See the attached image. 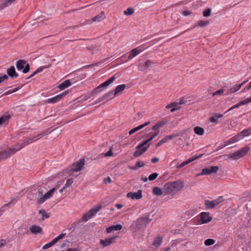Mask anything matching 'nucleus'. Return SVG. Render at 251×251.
Listing matches in <instances>:
<instances>
[{"label": "nucleus", "mask_w": 251, "mask_h": 251, "mask_svg": "<svg viewBox=\"0 0 251 251\" xmlns=\"http://www.w3.org/2000/svg\"><path fill=\"white\" fill-rule=\"evenodd\" d=\"M66 251H79L78 248H69Z\"/></svg>", "instance_id": "nucleus-64"}, {"label": "nucleus", "mask_w": 251, "mask_h": 251, "mask_svg": "<svg viewBox=\"0 0 251 251\" xmlns=\"http://www.w3.org/2000/svg\"><path fill=\"white\" fill-rule=\"evenodd\" d=\"M200 220L201 221V224H204L210 222L212 218L210 216L209 213L208 212H201L200 214Z\"/></svg>", "instance_id": "nucleus-12"}, {"label": "nucleus", "mask_w": 251, "mask_h": 251, "mask_svg": "<svg viewBox=\"0 0 251 251\" xmlns=\"http://www.w3.org/2000/svg\"><path fill=\"white\" fill-rule=\"evenodd\" d=\"M115 79V77L114 76H113L108 79L106 81L101 83L100 85L94 89L90 93L86 94L84 95L83 100L84 101L87 100L91 97H93L95 95H97L99 93L102 92L103 90L102 88H106L108 86H109L111 83H112L114 80Z\"/></svg>", "instance_id": "nucleus-2"}, {"label": "nucleus", "mask_w": 251, "mask_h": 251, "mask_svg": "<svg viewBox=\"0 0 251 251\" xmlns=\"http://www.w3.org/2000/svg\"><path fill=\"white\" fill-rule=\"evenodd\" d=\"M135 166L138 169L140 168L143 167L145 166V163L143 161L138 160L135 163Z\"/></svg>", "instance_id": "nucleus-47"}, {"label": "nucleus", "mask_w": 251, "mask_h": 251, "mask_svg": "<svg viewBox=\"0 0 251 251\" xmlns=\"http://www.w3.org/2000/svg\"><path fill=\"white\" fill-rule=\"evenodd\" d=\"M159 131H158L157 132H156L155 133H153L152 135H151V136L146 141H144L142 143L139 144L137 146V148H141L144 146H147V145H150L151 143H150V141H151L153 138H154L156 136L158 135L159 134Z\"/></svg>", "instance_id": "nucleus-18"}, {"label": "nucleus", "mask_w": 251, "mask_h": 251, "mask_svg": "<svg viewBox=\"0 0 251 251\" xmlns=\"http://www.w3.org/2000/svg\"><path fill=\"white\" fill-rule=\"evenodd\" d=\"M224 201L223 197H219L216 200L212 201H209L208 200H205L204 201V205L206 208L208 209H212L214 208L216 206L221 203Z\"/></svg>", "instance_id": "nucleus-8"}, {"label": "nucleus", "mask_w": 251, "mask_h": 251, "mask_svg": "<svg viewBox=\"0 0 251 251\" xmlns=\"http://www.w3.org/2000/svg\"><path fill=\"white\" fill-rule=\"evenodd\" d=\"M74 181H73V179L72 178H69L67 181V182L65 184V187L66 188H68L69 187H70V186L72 185V184H73Z\"/></svg>", "instance_id": "nucleus-51"}, {"label": "nucleus", "mask_w": 251, "mask_h": 251, "mask_svg": "<svg viewBox=\"0 0 251 251\" xmlns=\"http://www.w3.org/2000/svg\"><path fill=\"white\" fill-rule=\"evenodd\" d=\"M55 244H56V242H55V241L53 239L50 243H47V244H45L44 246H43L42 247V249L43 250L48 249L50 248L51 247H52Z\"/></svg>", "instance_id": "nucleus-38"}, {"label": "nucleus", "mask_w": 251, "mask_h": 251, "mask_svg": "<svg viewBox=\"0 0 251 251\" xmlns=\"http://www.w3.org/2000/svg\"><path fill=\"white\" fill-rule=\"evenodd\" d=\"M51 132V130L50 128L47 129L46 130L43 131L42 133L44 135V136L47 135H48Z\"/></svg>", "instance_id": "nucleus-62"}, {"label": "nucleus", "mask_w": 251, "mask_h": 251, "mask_svg": "<svg viewBox=\"0 0 251 251\" xmlns=\"http://www.w3.org/2000/svg\"><path fill=\"white\" fill-rule=\"evenodd\" d=\"M101 205L100 204L91 209L88 211V212L83 215L81 218V221L84 222H86L89 219L94 216L97 214V213H98L101 209Z\"/></svg>", "instance_id": "nucleus-6"}, {"label": "nucleus", "mask_w": 251, "mask_h": 251, "mask_svg": "<svg viewBox=\"0 0 251 251\" xmlns=\"http://www.w3.org/2000/svg\"><path fill=\"white\" fill-rule=\"evenodd\" d=\"M30 231L34 234H37L38 233H41L42 231V228L39 226H37L36 225L31 226L29 228Z\"/></svg>", "instance_id": "nucleus-24"}, {"label": "nucleus", "mask_w": 251, "mask_h": 251, "mask_svg": "<svg viewBox=\"0 0 251 251\" xmlns=\"http://www.w3.org/2000/svg\"><path fill=\"white\" fill-rule=\"evenodd\" d=\"M128 198H131L132 200H139L142 198V191L141 190H139L137 192H129L126 195Z\"/></svg>", "instance_id": "nucleus-14"}, {"label": "nucleus", "mask_w": 251, "mask_h": 251, "mask_svg": "<svg viewBox=\"0 0 251 251\" xmlns=\"http://www.w3.org/2000/svg\"><path fill=\"white\" fill-rule=\"evenodd\" d=\"M134 12V9L132 7H129L126 9V15H131Z\"/></svg>", "instance_id": "nucleus-50"}, {"label": "nucleus", "mask_w": 251, "mask_h": 251, "mask_svg": "<svg viewBox=\"0 0 251 251\" xmlns=\"http://www.w3.org/2000/svg\"><path fill=\"white\" fill-rule=\"evenodd\" d=\"M158 174L156 173H154L149 176V180L150 181L154 180L158 176Z\"/></svg>", "instance_id": "nucleus-46"}, {"label": "nucleus", "mask_w": 251, "mask_h": 251, "mask_svg": "<svg viewBox=\"0 0 251 251\" xmlns=\"http://www.w3.org/2000/svg\"><path fill=\"white\" fill-rule=\"evenodd\" d=\"M251 102V97L248 98L244 100L241 101L239 102L240 106L246 104Z\"/></svg>", "instance_id": "nucleus-44"}, {"label": "nucleus", "mask_w": 251, "mask_h": 251, "mask_svg": "<svg viewBox=\"0 0 251 251\" xmlns=\"http://www.w3.org/2000/svg\"><path fill=\"white\" fill-rule=\"evenodd\" d=\"M162 242V237L160 236L156 237L152 243V245L155 247H159Z\"/></svg>", "instance_id": "nucleus-31"}, {"label": "nucleus", "mask_w": 251, "mask_h": 251, "mask_svg": "<svg viewBox=\"0 0 251 251\" xmlns=\"http://www.w3.org/2000/svg\"><path fill=\"white\" fill-rule=\"evenodd\" d=\"M104 100L102 98V97H100L99 98H98V99H97L95 101H94L93 103H92L90 105H94L95 104H96L100 102H101L102 101H103Z\"/></svg>", "instance_id": "nucleus-52"}, {"label": "nucleus", "mask_w": 251, "mask_h": 251, "mask_svg": "<svg viewBox=\"0 0 251 251\" xmlns=\"http://www.w3.org/2000/svg\"><path fill=\"white\" fill-rule=\"evenodd\" d=\"M243 136H247L251 134V128L245 129L241 132Z\"/></svg>", "instance_id": "nucleus-40"}, {"label": "nucleus", "mask_w": 251, "mask_h": 251, "mask_svg": "<svg viewBox=\"0 0 251 251\" xmlns=\"http://www.w3.org/2000/svg\"><path fill=\"white\" fill-rule=\"evenodd\" d=\"M39 214L42 215V220H44L45 219L48 218L50 217V213H47L46 210L44 209L40 210L39 211Z\"/></svg>", "instance_id": "nucleus-35"}, {"label": "nucleus", "mask_w": 251, "mask_h": 251, "mask_svg": "<svg viewBox=\"0 0 251 251\" xmlns=\"http://www.w3.org/2000/svg\"><path fill=\"white\" fill-rule=\"evenodd\" d=\"M47 200V198L45 197V195L42 196L40 199H39L38 201V202L40 204H42L44 203Z\"/></svg>", "instance_id": "nucleus-55"}, {"label": "nucleus", "mask_w": 251, "mask_h": 251, "mask_svg": "<svg viewBox=\"0 0 251 251\" xmlns=\"http://www.w3.org/2000/svg\"><path fill=\"white\" fill-rule=\"evenodd\" d=\"M210 121L212 123H217V119L216 117V116L214 115L213 116H212L210 118Z\"/></svg>", "instance_id": "nucleus-59"}, {"label": "nucleus", "mask_w": 251, "mask_h": 251, "mask_svg": "<svg viewBox=\"0 0 251 251\" xmlns=\"http://www.w3.org/2000/svg\"><path fill=\"white\" fill-rule=\"evenodd\" d=\"M7 75L12 78H17L18 74L16 72L14 66H12L7 70Z\"/></svg>", "instance_id": "nucleus-22"}, {"label": "nucleus", "mask_w": 251, "mask_h": 251, "mask_svg": "<svg viewBox=\"0 0 251 251\" xmlns=\"http://www.w3.org/2000/svg\"><path fill=\"white\" fill-rule=\"evenodd\" d=\"M16 0H1L0 1V8H4L11 3H13Z\"/></svg>", "instance_id": "nucleus-26"}, {"label": "nucleus", "mask_w": 251, "mask_h": 251, "mask_svg": "<svg viewBox=\"0 0 251 251\" xmlns=\"http://www.w3.org/2000/svg\"><path fill=\"white\" fill-rule=\"evenodd\" d=\"M19 89V88H15L12 89H10L9 90L5 92L3 95H8L11 93H14L16 91H17Z\"/></svg>", "instance_id": "nucleus-45"}, {"label": "nucleus", "mask_w": 251, "mask_h": 251, "mask_svg": "<svg viewBox=\"0 0 251 251\" xmlns=\"http://www.w3.org/2000/svg\"><path fill=\"white\" fill-rule=\"evenodd\" d=\"M241 87V85H235L230 89V91L231 93H235L239 90Z\"/></svg>", "instance_id": "nucleus-42"}, {"label": "nucleus", "mask_w": 251, "mask_h": 251, "mask_svg": "<svg viewBox=\"0 0 251 251\" xmlns=\"http://www.w3.org/2000/svg\"><path fill=\"white\" fill-rule=\"evenodd\" d=\"M240 139V135H236L234 137H232L230 139H229L228 140L225 142V144L224 145V146H226L230 144H232L235 142H236L238 141H239Z\"/></svg>", "instance_id": "nucleus-27"}, {"label": "nucleus", "mask_w": 251, "mask_h": 251, "mask_svg": "<svg viewBox=\"0 0 251 251\" xmlns=\"http://www.w3.org/2000/svg\"><path fill=\"white\" fill-rule=\"evenodd\" d=\"M250 150V147L246 146L244 148H243L241 149L240 150H238V151L233 153H230L227 155H226V156L228 157V158L231 159L232 160H238L240 159V158L243 157L245 156L248 152Z\"/></svg>", "instance_id": "nucleus-5"}, {"label": "nucleus", "mask_w": 251, "mask_h": 251, "mask_svg": "<svg viewBox=\"0 0 251 251\" xmlns=\"http://www.w3.org/2000/svg\"><path fill=\"white\" fill-rule=\"evenodd\" d=\"M137 131H138V130L136 127L129 131V134L130 135Z\"/></svg>", "instance_id": "nucleus-63"}, {"label": "nucleus", "mask_w": 251, "mask_h": 251, "mask_svg": "<svg viewBox=\"0 0 251 251\" xmlns=\"http://www.w3.org/2000/svg\"><path fill=\"white\" fill-rule=\"evenodd\" d=\"M223 93H224V90L223 89H220V90H218L216 91V92H215L213 93V96L221 95V94H222Z\"/></svg>", "instance_id": "nucleus-58"}, {"label": "nucleus", "mask_w": 251, "mask_h": 251, "mask_svg": "<svg viewBox=\"0 0 251 251\" xmlns=\"http://www.w3.org/2000/svg\"><path fill=\"white\" fill-rule=\"evenodd\" d=\"M153 193L156 196H160L164 193V188L163 189L158 187H154L152 190Z\"/></svg>", "instance_id": "nucleus-30"}, {"label": "nucleus", "mask_w": 251, "mask_h": 251, "mask_svg": "<svg viewBox=\"0 0 251 251\" xmlns=\"http://www.w3.org/2000/svg\"><path fill=\"white\" fill-rule=\"evenodd\" d=\"M211 9L210 8H208V9H205L203 12V16L204 17H209V16L211 15Z\"/></svg>", "instance_id": "nucleus-48"}, {"label": "nucleus", "mask_w": 251, "mask_h": 251, "mask_svg": "<svg viewBox=\"0 0 251 251\" xmlns=\"http://www.w3.org/2000/svg\"><path fill=\"white\" fill-rule=\"evenodd\" d=\"M143 50V48L141 47H138L137 48L132 49L129 52V55L128 56V60H131L133 58L136 56L137 55L140 54Z\"/></svg>", "instance_id": "nucleus-13"}, {"label": "nucleus", "mask_w": 251, "mask_h": 251, "mask_svg": "<svg viewBox=\"0 0 251 251\" xmlns=\"http://www.w3.org/2000/svg\"><path fill=\"white\" fill-rule=\"evenodd\" d=\"M85 164L84 158L80 159L79 161L75 162L68 168L64 171V174H67L69 176H72L74 172H77L82 170Z\"/></svg>", "instance_id": "nucleus-3"}, {"label": "nucleus", "mask_w": 251, "mask_h": 251, "mask_svg": "<svg viewBox=\"0 0 251 251\" xmlns=\"http://www.w3.org/2000/svg\"><path fill=\"white\" fill-rule=\"evenodd\" d=\"M16 66L18 70L21 71L23 70V72L24 74L27 73L30 69L29 65L28 64H26V62L24 60L17 61Z\"/></svg>", "instance_id": "nucleus-7"}, {"label": "nucleus", "mask_w": 251, "mask_h": 251, "mask_svg": "<svg viewBox=\"0 0 251 251\" xmlns=\"http://www.w3.org/2000/svg\"><path fill=\"white\" fill-rule=\"evenodd\" d=\"M68 93L69 90H66L54 97L48 99L47 102L49 103H55L57 102L68 95Z\"/></svg>", "instance_id": "nucleus-10"}, {"label": "nucleus", "mask_w": 251, "mask_h": 251, "mask_svg": "<svg viewBox=\"0 0 251 251\" xmlns=\"http://www.w3.org/2000/svg\"><path fill=\"white\" fill-rule=\"evenodd\" d=\"M66 236V233H61L57 237L54 239V240L56 242V243L60 239L64 238V237Z\"/></svg>", "instance_id": "nucleus-49"}, {"label": "nucleus", "mask_w": 251, "mask_h": 251, "mask_svg": "<svg viewBox=\"0 0 251 251\" xmlns=\"http://www.w3.org/2000/svg\"><path fill=\"white\" fill-rule=\"evenodd\" d=\"M116 95H114V92L113 91H110L109 92L105 94L102 97L104 100L111 99L115 97Z\"/></svg>", "instance_id": "nucleus-29"}, {"label": "nucleus", "mask_w": 251, "mask_h": 251, "mask_svg": "<svg viewBox=\"0 0 251 251\" xmlns=\"http://www.w3.org/2000/svg\"><path fill=\"white\" fill-rule=\"evenodd\" d=\"M177 136V134H173L172 135H167L166 137H165L163 139V140L164 141V143H166L168 141H169L170 140L173 139L175 137Z\"/></svg>", "instance_id": "nucleus-37"}, {"label": "nucleus", "mask_w": 251, "mask_h": 251, "mask_svg": "<svg viewBox=\"0 0 251 251\" xmlns=\"http://www.w3.org/2000/svg\"><path fill=\"white\" fill-rule=\"evenodd\" d=\"M113 155V153L112 152V150L111 148L110 149V150L104 154V156L105 157H110L112 156Z\"/></svg>", "instance_id": "nucleus-54"}, {"label": "nucleus", "mask_w": 251, "mask_h": 251, "mask_svg": "<svg viewBox=\"0 0 251 251\" xmlns=\"http://www.w3.org/2000/svg\"><path fill=\"white\" fill-rule=\"evenodd\" d=\"M150 123V121H148V122H146L144 124L141 125L137 126L136 127L138 129V130H139L140 129L143 128L145 126H148V125H149Z\"/></svg>", "instance_id": "nucleus-53"}, {"label": "nucleus", "mask_w": 251, "mask_h": 251, "mask_svg": "<svg viewBox=\"0 0 251 251\" xmlns=\"http://www.w3.org/2000/svg\"><path fill=\"white\" fill-rule=\"evenodd\" d=\"M219 170V167L216 166H210L209 168H205L202 170L201 173L198 174L197 176L202 175H209L212 174L216 173Z\"/></svg>", "instance_id": "nucleus-9"}, {"label": "nucleus", "mask_w": 251, "mask_h": 251, "mask_svg": "<svg viewBox=\"0 0 251 251\" xmlns=\"http://www.w3.org/2000/svg\"><path fill=\"white\" fill-rule=\"evenodd\" d=\"M126 88L125 84H122L118 85L116 87L115 91L114 92V95L117 96L119 93L123 91Z\"/></svg>", "instance_id": "nucleus-32"}, {"label": "nucleus", "mask_w": 251, "mask_h": 251, "mask_svg": "<svg viewBox=\"0 0 251 251\" xmlns=\"http://www.w3.org/2000/svg\"><path fill=\"white\" fill-rule=\"evenodd\" d=\"M55 190V188H53L50 189L48 192L44 195L47 199H50L52 196Z\"/></svg>", "instance_id": "nucleus-41"}, {"label": "nucleus", "mask_w": 251, "mask_h": 251, "mask_svg": "<svg viewBox=\"0 0 251 251\" xmlns=\"http://www.w3.org/2000/svg\"><path fill=\"white\" fill-rule=\"evenodd\" d=\"M184 186L183 182L181 181L168 182L163 186L164 193L165 195L174 196L177 191H180Z\"/></svg>", "instance_id": "nucleus-1"}, {"label": "nucleus", "mask_w": 251, "mask_h": 251, "mask_svg": "<svg viewBox=\"0 0 251 251\" xmlns=\"http://www.w3.org/2000/svg\"><path fill=\"white\" fill-rule=\"evenodd\" d=\"M192 13V12L190 11H188V10H185V11H183L182 12V14L184 16H188L190 15H191Z\"/></svg>", "instance_id": "nucleus-60"}, {"label": "nucleus", "mask_w": 251, "mask_h": 251, "mask_svg": "<svg viewBox=\"0 0 251 251\" xmlns=\"http://www.w3.org/2000/svg\"><path fill=\"white\" fill-rule=\"evenodd\" d=\"M152 64L151 60H147L143 63H140L139 64V69L141 71H144L148 69Z\"/></svg>", "instance_id": "nucleus-21"}, {"label": "nucleus", "mask_w": 251, "mask_h": 251, "mask_svg": "<svg viewBox=\"0 0 251 251\" xmlns=\"http://www.w3.org/2000/svg\"><path fill=\"white\" fill-rule=\"evenodd\" d=\"M43 136H44V135H43V133L42 132L41 133L39 134L37 136H34L33 137H34V139L35 140V141H36L39 140V139H40L41 138H42Z\"/></svg>", "instance_id": "nucleus-57"}, {"label": "nucleus", "mask_w": 251, "mask_h": 251, "mask_svg": "<svg viewBox=\"0 0 251 251\" xmlns=\"http://www.w3.org/2000/svg\"><path fill=\"white\" fill-rule=\"evenodd\" d=\"M18 151L16 147L9 148L8 151H3L0 152V161L9 157L11 154Z\"/></svg>", "instance_id": "nucleus-11"}, {"label": "nucleus", "mask_w": 251, "mask_h": 251, "mask_svg": "<svg viewBox=\"0 0 251 251\" xmlns=\"http://www.w3.org/2000/svg\"><path fill=\"white\" fill-rule=\"evenodd\" d=\"M159 131H158L157 132H156L155 133H153L152 135H151V136L146 141H144L142 143L139 144L137 146V148H141L144 146H147V145H150L151 143H150V141H151L153 138H154L156 136L158 135L159 134Z\"/></svg>", "instance_id": "nucleus-19"}, {"label": "nucleus", "mask_w": 251, "mask_h": 251, "mask_svg": "<svg viewBox=\"0 0 251 251\" xmlns=\"http://www.w3.org/2000/svg\"><path fill=\"white\" fill-rule=\"evenodd\" d=\"M194 130L196 134L199 135H202L204 133L203 128L200 126H196L194 127Z\"/></svg>", "instance_id": "nucleus-34"}, {"label": "nucleus", "mask_w": 251, "mask_h": 251, "mask_svg": "<svg viewBox=\"0 0 251 251\" xmlns=\"http://www.w3.org/2000/svg\"><path fill=\"white\" fill-rule=\"evenodd\" d=\"M159 131H158L157 132H156L155 133H153L152 135H151V136L146 141H144L142 143L139 144L137 146V148H141L144 146H147V145H150L151 143H150V141H151L153 138H154L156 136L158 135L159 134Z\"/></svg>", "instance_id": "nucleus-17"}, {"label": "nucleus", "mask_w": 251, "mask_h": 251, "mask_svg": "<svg viewBox=\"0 0 251 251\" xmlns=\"http://www.w3.org/2000/svg\"><path fill=\"white\" fill-rule=\"evenodd\" d=\"M149 145H147V146H144L141 148H137V146L136 147V149L137 150L134 153V156L135 157H138L143 154L149 148Z\"/></svg>", "instance_id": "nucleus-20"}, {"label": "nucleus", "mask_w": 251, "mask_h": 251, "mask_svg": "<svg viewBox=\"0 0 251 251\" xmlns=\"http://www.w3.org/2000/svg\"><path fill=\"white\" fill-rule=\"evenodd\" d=\"M122 226L120 224H118L116 225H113L107 227L106 229V231L107 233H109L112 232L114 230L117 231L120 230L122 228Z\"/></svg>", "instance_id": "nucleus-23"}, {"label": "nucleus", "mask_w": 251, "mask_h": 251, "mask_svg": "<svg viewBox=\"0 0 251 251\" xmlns=\"http://www.w3.org/2000/svg\"><path fill=\"white\" fill-rule=\"evenodd\" d=\"M151 221V219L150 220L148 216L142 217L139 219L135 224L131 226V229L133 232L140 230H144L146 227L147 225Z\"/></svg>", "instance_id": "nucleus-4"}, {"label": "nucleus", "mask_w": 251, "mask_h": 251, "mask_svg": "<svg viewBox=\"0 0 251 251\" xmlns=\"http://www.w3.org/2000/svg\"><path fill=\"white\" fill-rule=\"evenodd\" d=\"M71 84L72 83L70 80L68 79L60 84L58 85V88L60 89V90H63L71 86Z\"/></svg>", "instance_id": "nucleus-25"}, {"label": "nucleus", "mask_w": 251, "mask_h": 251, "mask_svg": "<svg viewBox=\"0 0 251 251\" xmlns=\"http://www.w3.org/2000/svg\"><path fill=\"white\" fill-rule=\"evenodd\" d=\"M6 244V242L4 239L0 240V248L3 247Z\"/></svg>", "instance_id": "nucleus-61"}, {"label": "nucleus", "mask_w": 251, "mask_h": 251, "mask_svg": "<svg viewBox=\"0 0 251 251\" xmlns=\"http://www.w3.org/2000/svg\"><path fill=\"white\" fill-rule=\"evenodd\" d=\"M104 12H102L100 14L94 17L92 19V22H100L104 19Z\"/></svg>", "instance_id": "nucleus-28"}, {"label": "nucleus", "mask_w": 251, "mask_h": 251, "mask_svg": "<svg viewBox=\"0 0 251 251\" xmlns=\"http://www.w3.org/2000/svg\"><path fill=\"white\" fill-rule=\"evenodd\" d=\"M116 238V237L114 236L111 238H106L105 239H100V243L103 247H106L111 244L114 243L115 242Z\"/></svg>", "instance_id": "nucleus-16"}, {"label": "nucleus", "mask_w": 251, "mask_h": 251, "mask_svg": "<svg viewBox=\"0 0 251 251\" xmlns=\"http://www.w3.org/2000/svg\"><path fill=\"white\" fill-rule=\"evenodd\" d=\"M10 118L9 114H5L0 118V125L7 122Z\"/></svg>", "instance_id": "nucleus-33"}, {"label": "nucleus", "mask_w": 251, "mask_h": 251, "mask_svg": "<svg viewBox=\"0 0 251 251\" xmlns=\"http://www.w3.org/2000/svg\"><path fill=\"white\" fill-rule=\"evenodd\" d=\"M164 124L165 122L163 121L158 122L152 127V129L153 130H156L159 128L161 127Z\"/></svg>", "instance_id": "nucleus-36"}, {"label": "nucleus", "mask_w": 251, "mask_h": 251, "mask_svg": "<svg viewBox=\"0 0 251 251\" xmlns=\"http://www.w3.org/2000/svg\"><path fill=\"white\" fill-rule=\"evenodd\" d=\"M208 21H199L196 25H199L201 27H204L209 24Z\"/></svg>", "instance_id": "nucleus-39"}, {"label": "nucleus", "mask_w": 251, "mask_h": 251, "mask_svg": "<svg viewBox=\"0 0 251 251\" xmlns=\"http://www.w3.org/2000/svg\"><path fill=\"white\" fill-rule=\"evenodd\" d=\"M8 79V76L6 75H4L2 76H0V83L3 82L5 80Z\"/></svg>", "instance_id": "nucleus-56"}, {"label": "nucleus", "mask_w": 251, "mask_h": 251, "mask_svg": "<svg viewBox=\"0 0 251 251\" xmlns=\"http://www.w3.org/2000/svg\"><path fill=\"white\" fill-rule=\"evenodd\" d=\"M35 140L34 137L32 138H28L24 140L22 144H18L15 147H16L18 151L22 149L25 146L30 144L33 142H34Z\"/></svg>", "instance_id": "nucleus-15"}, {"label": "nucleus", "mask_w": 251, "mask_h": 251, "mask_svg": "<svg viewBox=\"0 0 251 251\" xmlns=\"http://www.w3.org/2000/svg\"><path fill=\"white\" fill-rule=\"evenodd\" d=\"M215 242V241L212 239H207L204 241V244L207 246H211L214 244Z\"/></svg>", "instance_id": "nucleus-43"}]
</instances>
